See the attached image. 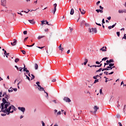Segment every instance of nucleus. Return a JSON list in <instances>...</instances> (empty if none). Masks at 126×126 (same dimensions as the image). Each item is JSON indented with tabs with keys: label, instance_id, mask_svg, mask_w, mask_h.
Masks as SVG:
<instances>
[{
	"label": "nucleus",
	"instance_id": "obj_51",
	"mask_svg": "<svg viewBox=\"0 0 126 126\" xmlns=\"http://www.w3.org/2000/svg\"><path fill=\"white\" fill-rule=\"evenodd\" d=\"M123 86H124V87L126 86V85L125 84H124V82L122 81V82H121V85H123Z\"/></svg>",
	"mask_w": 126,
	"mask_h": 126
},
{
	"label": "nucleus",
	"instance_id": "obj_46",
	"mask_svg": "<svg viewBox=\"0 0 126 126\" xmlns=\"http://www.w3.org/2000/svg\"><path fill=\"white\" fill-rule=\"evenodd\" d=\"M23 34H24V35H27V31H24V32H23Z\"/></svg>",
	"mask_w": 126,
	"mask_h": 126
},
{
	"label": "nucleus",
	"instance_id": "obj_16",
	"mask_svg": "<svg viewBox=\"0 0 126 126\" xmlns=\"http://www.w3.org/2000/svg\"><path fill=\"white\" fill-rule=\"evenodd\" d=\"M84 61V65H86V64H87V63H88V59L85 58Z\"/></svg>",
	"mask_w": 126,
	"mask_h": 126
},
{
	"label": "nucleus",
	"instance_id": "obj_52",
	"mask_svg": "<svg viewBox=\"0 0 126 126\" xmlns=\"http://www.w3.org/2000/svg\"><path fill=\"white\" fill-rule=\"evenodd\" d=\"M23 67H20V68H19V69H20L19 70H20V71H21H21H22V69H23Z\"/></svg>",
	"mask_w": 126,
	"mask_h": 126
},
{
	"label": "nucleus",
	"instance_id": "obj_13",
	"mask_svg": "<svg viewBox=\"0 0 126 126\" xmlns=\"http://www.w3.org/2000/svg\"><path fill=\"white\" fill-rule=\"evenodd\" d=\"M1 2L2 5H3V6H4V5H5L6 3V1H5V0H1Z\"/></svg>",
	"mask_w": 126,
	"mask_h": 126
},
{
	"label": "nucleus",
	"instance_id": "obj_59",
	"mask_svg": "<svg viewBox=\"0 0 126 126\" xmlns=\"http://www.w3.org/2000/svg\"><path fill=\"white\" fill-rule=\"evenodd\" d=\"M95 11H96V12H97V13H99V12H100V9H96V10H95Z\"/></svg>",
	"mask_w": 126,
	"mask_h": 126
},
{
	"label": "nucleus",
	"instance_id": "obj_33",
	"mask_svg": "<svg viewBox=\"0 0 126 126\" xmlns=\"http://www.w3.org/2000/svg\"><path fill=\"white\" fill-rule=\"evenodd\" d=\"M41 25H44V24H46V23H45V21H41Z\"/></svg>",
	"mask_w": 126,
	"mask_h": 126
},
{
	"label": "nucleus",
	"instance_id": "obj_41",
	"mask_svg": "<svg viewBox=\"0 0 126 126\" xmlns=\"http://www.w3.org/2000/svg\"><path fill=\"white\" fill-rule=\"evenodd\" d=\"M104 70H110V69H108L107 68H103L102 69V71H104Z\"/></svg>",
	"mask_w": 126,
	"mask_h": 126
},
{
	"label": "nucleus",
	"instance_id": "obj_40",
	"mask_svg": "<svg viewBox=\"0 0 126 126\" xmlns=\"http://www.w3.org/2000/svg\"><path fill=\"white\" fill-rule=\"evenodd\" d=\"M97 82H99V79H95L94 83H97Z\"/></svg>",
	"mask_w": 126,
	"mask_h": 126
},
{
	"label": "nucleus",
	"instance_id": "obj_63",
	"mask_svg": "<svg viewBox=\"0 0 126 126\" xmlns=\"http://www.w3.org/2000/svg\"><path fill=\"white\" fill-rule=\"evenodd\" d=\"M118 124H119L120 126H123V125H122V123L119 122V123H118Z\"/></svg>",
	"mask_w": 126,
	"mask_h": 126
},
{
	"label": "nucleus",
	"instance_id": "obj_7",
	"mask_svg": "<svg viewBox=\"0 0 126 126\" xmlns=\"http://www.w3.org/2000/svg\"><path fill=\"white\" fill-rule=\"evenodd\" d=\"M18 110H20V111H21V112H22V113H24V112H25V107H18Z\"/></svg>",
	"mask_w": 126,
	"mask_h": 126
},
{
	"label": "nucleus",
	"instance_id": "obj_36",
	"mask_svg": "<svg viewBox=\"0 0 126 126\" xmlns=\"http://www.w3.org/2000/svg\"><path fill=\"white\" fill-rule=\"evenodd\" d=\"M11 107H12V109L14 110V111H15V109H16L15 108V107L14 106L12 105H11Z\"/></svg>",
	"mask_w": 126,
	"mask_h": 126
},
{
	"label": "nucleus",
	"instance_id": "obj_61",
	"mask_svg": "<svg viewBox=\"0 0 126 126\" xmlns=\"http://www.w3.org/2000/svg\"><path fill=\"white\" fill-rule=\"evenodd\" d=\"M41 123H42V126H45V123H44V122L42 121Z\"/></svg>",
	"mask_w": 126,
	"mask_h": 126
},
{
	"label": "nucleus",
	"instance_id": "obj_21",
	"mask_svg": "<svg viewBox=\"0 0 126 126\" xmlns=\"http://www.w3.org/2000/svg\"><path fill=\"white\" fill-rule=\"evenodd\" d=\"M44 37H45V35H39L38 36V37H37V39L38 40H40V39H42V38H44Z\"/></svg>",
	"mask_w": 126,
	"mask_h": 126
},
{
	"label": "nucleus",
	"instance_id": "obj_29",
	"mask_svg": "<svg viewBox=\"0 0 126 126\" xmlns=\"http://www.w3.org/2000/svg\"><path fill=\"white\" fill-rule=\"evenodd\" d=\"M97 77H100V76H99L98 75H97L95 76H94L93 78H94V79H97Z\"/></svg>",
	"mask_w": 126,
	"mask_h": 126
},
{
	"label": "nucleus",
	"instance_id": "obj_20",
	"mask_svg": "<svg viewBox=\"0 0 126 126\" xmlns=\"http://www.w3.org/2000/svg\"><path fill=\"white\" fill-rule=\"evenodd\" d=\"M107 48H101L100 49V51H102V52H106Z\"/></svg>",
	"mask_w": 126,
	"mask_h": 126
},
{
	"label": "nucleus",
	"instance_id": "obj_15",
	"mask_svg": "<svg viewBox=\"0 0 126 126\" xmlns=\"http://www.w3.org/2000/svg\"><path fill=\"white\" fill-rule=\"evenodd\" d=\"M74 14V10L73 9V8H71L70 12V14L71 15H73Z\"/></svg>",
	"mask_w": 126,
	"mask_h": 126
},
{
	"label": "nucleus",
	"instance_id": "obj_53",
	"mask_svg": "<svg viewBox=\"0 0 126 126\" xmlns=\"http://www.w3.org/2000/svg\"><path fill=\"white\" fill-rule=\"evenodd\" d=\"M97 67V65H92V66H90V67Z\"/></svg>",
	"mask_w": 126,
	"mask_h": 126
},
{
	"label": "nucleus",
	"instance_id": "obj_12",
	"mask_svg": "<svg viewBox=\"0 0 126 126\" xmlns=\"http://www.w3.org/2000/svg\"><path fill=\"white\" fill-rule=\"evenodd\" d=\"M10 105V102H6L5 105H4V108L5 109H7V107H8V106H9Z\"/></svg>",
	"mask_w": 126,
	"mask_h": 126
},
{
	"label": "nucleus",
	"instance_id": "obj_48",
	"mask_svg": "<svg viewBox=\"0 0 126 126\" xmlns=\"http://www.w3.org/2000/svg\"><path fill=\"white\" fill-rule=\"evenodd\" d=\"M122 39H125V40H126V34H124V35Z\"/></svg>",
	"mask_w": 126,
	"mask_h": 126
},
{
	"label": "nucleus",
	"instance_id": "obj_26",
	"mask_svg": "<svg viewBox=\"0 0 126 126\" xmlns=\"http://www.w3.org/2000/svg\"><path fill=\"white\" fill-rule=\"evenodd\" d=\"M34 67H35V69H38V64L35 63V64H34Z\"/></svg>",
	"mask_w": 126,
	"mask_h": 126
},
{
	"label": "nucleus",
	"instance_id": "obj_9",
	"mask_svg": "<svg viewBox=\"0 0 126 126\" xmlns=\"http://www.w3.org/2000/svg\"><path fill=\"white\" fill-rule=\"evenodd\" d=\"M63 100L65 101V102H68V103H69V102H71V100H70V99L68 97H64Z\"/></svg>",
	"mask_w": 126,
	"mask_h": 126
},
{
	"label": "nucleus",
	"instance_id": "obj_2",
	"mask_svg": "<svg viewBox=\"0 0 126 126\" xmlns=\"http://www.w3.org/2000/svg\"><path fill=\"white\" fill-rule=\"evenodd\" d=\"M12 109V106L11 105V106L9 107L8 108H6L5 109H4V111L3 113H7V115H9V113H10V110H11Z\"/></svg>",
	"mask_w": 126,
	"mask_h": 126
},
{
	"label": "nucleus",
	"instance_id": "obj_49",
	"mask_svg": "<svg viewBox=\"0 0 126 126\" xmlns=\"http://www.w3.org/2000/svg\"><path fill=\"white\" fill-rule=\"evenodd\" d=\"M107 59L108 58L107 57L104 58L102 59V61H106Z\"/></svg>",
	"mask_w": 126,
	"mask_h": 126
},
{
	"label": "nucleus",
	"instance_id": "obj_8",
	"mask_svg": "<svg viewBox=\"0 0 126 126\" xmlns=\"http://www.w3.org/2000/svg\"><path fill=\"white\" fill-rule=\"evenodd\" d=\"M17 43V40L15 39H14L13 42L11 43V45L12 46H15V45H16Z\"/></svg>",
	"mask_w": 126,
	"mask_h": 126
},
{
	"label": "nucleus",
	"instance_id": "obj_5",
	"mask_svg": "<svg viewBox=\"0 0 126 126\" xmlns=\"http://www.w3.org/2000/svg\"><path fill=\"white\" fill-rule=\"evenodd\" d=\"M4 105H5V103L2 102L1 104V111L0 112H2V113H3V112L4 111L5 108H4Z\"/></svg>",
	"mask_w": 126,
	"mask_h": 126
},
{
	"label": "nucleus",
	"instance_id": "obj_37",
	"mask_svg": "<svg viewBox=\"0 0 126 126\" xmlns=\"http://www.w3.org/2000/svg\"><path fill=\"white\" fill-rule=\"evenodd\" d=\"M116 117L117 118V119H120V118H121V115L120 114H117Z\"/></svg>",
	"mask_w": 126,
	"mask_h": 126
},
{
	"label": "nucleus",
	"instance_id": "obj_34",
	"mask_svg": "<svg viewBox=\"0 0 126 126\" xmlns=\"http://www.w3.org/2000/svg\"><path fill=\"white\" fill-rule=\"evenodd\" d=\"M18 62H19V59L16 58V59L15 60V63H18Z\"/></svg>",
	"mask_w": 126,
	"mask_h": 126
},
{
	"label": "nucleus",
	"instance_id": "obj_38",
	"mask_svg": "<svg viewBox=\"0 0 126 126\" xmlns=\"http://www.w3.org/2000/svg\"><path fill=\"white\" fill-rule=\"evenodd\" d=\"M24 74L25 75H26L27 79H28V80L30 81V78L28 76H27L25 73Z\"/></svg>",
	"mask_w": 126,
	"mask_h": 126
},
{
	"label": "nucleus",
	"instance_id": "obj_19",
	"mask_svg": "<svg viewBox=\"0 0 126 126\" xmlns=\"http://www.w3.org/2000/svg\"><path fill=\"white\" fill-rule=\"evenodd\" d=\"M94 33H97V28H92Z\"/></svg>",
	"mask_w": 126,
	"mask_h": 126
},
{
	"label": "nucleus",
	"instance_id": "obj_24",
	"mask_svg": "<svg viewBox=\"0 0 126 126\" xmlns=\"http://www.w3.org/2000/svg\"><path fill=\"white\" fill-rule=\"evenodd\" d=\"M89 32L90 33H92V34L94 33L93 30H92V29H89Z\"/></svg>",
	"mask_w": 126,
	"mask_h": 126
},
{
	"label": "nucleus",
	"instance_id": "obj_39",
	"mask_svg": "<svg viewBox=\"0 0 126 126\" xmlns=\"http://www.w3.org/2000/svg\"><path fill=\"white\" fill-rule=\"evenodd\" d=\"M32 76V78H31V80L34 79V78H35V76H34V75L33 74H31V75Z\"/></svg>",
	"mask_w": 126,
	"mask_h": 126
},
{
	"label": "nucleus",
	"instance_id": "obj_43",
	"mask_svg": "<svg viewBox=\"0 0 126 126\" xmlns=\"http://www.w3.org/2000/svg\"><path fill=\"white\" fill-rule=\"evenodd\" d=\"M45 22L47 25H51L52 26H53V25L49 24V22L47 21V20H45Z\"/></svg>",
	"mask_w": 126,
	"mask_h": 126
},
{
	"label": "nucleus",
	"instance_id": "obj_64",
	"mask_svg": "<svg viewBox=\"0 0 126 126\" xmlns=\"http://www.w3.org/2000/svg\"><path fill=\"white\" fill-rule=\"evenodd\" d=\"M61 111H59V112H58V113H57V114H58V115H61Z\"/></svg>",
	"mask_w": 126,
	"mask_h": 126
},
{
	"label": "nucleus",
	"instance_id": "obj_18",
	"mask_svg": "<svg viewBox=\"0 0 126 126\" xmlns=\"http://www.w3.org/2000/svg\"><path fill=\"white\" fill-rule=\"evenodd\" d=\"M82 23H85V26L86 27H89V24L87 23H85V21H82Z\"/></svg>",
	"mask_w": 126,
	"mask_h": 126
},
{
	"label": "nucleus",
	"instance_id": "obj_42",
	"mask_svg": "<svg viewBox=\"0 0 126 126\" xmlns=\"http://www.w3.org/2000/svg\"><path fill=\"white\" fill-rule=\"evenodd\" d=\"M109 66L112 67V66H114V65H115V63H110V64H109Z\"/></svg>",
	"mask_w": 126,
	"mask_h": 126
},
{
	"label": "nucleus",
	"instance_id": "obj_22",
	"mask_svg": "<svg viewBox=\"0 0 126 126\" xmlns=\"http://www.w3.org/2000/svg\"><path fill=\"white\" fill-rule=\"evenodd\" d=\"M2 102L4 104H5L6 103H7V101H6V99L5 98H2Z\"/></svg>",
	"mask_w": 126,
	"mask_h": 126
},
{
	"label": "nucleus",
	"instance_id": "obj_23",
	"mask_svg": "<svg viewBox=\"0 0 126 126\" xmlns=\"http://www.w3.org/2000/svg\"><path fill=\"white\" fill-rule=\"evenodd\" d=\"M24 67H23V71L26 72L28 70L27 69V68H25V64H24Z\"/></svg>",
	"mask_w": 126,
	"mask_h": 126
},
{
	"label": "nucleus",
	"instance_id": "obj_25",
	"mask_svg": "<svg viewBox=\"0 0 126 126\" xmlns=\"http://www.w3.org/2000/svg\"><path fill=\"white\" fill-rule=\"evenodd\" d=\"M8 92H13V89H12V88H10L8 90Z\"/></svg>",
	"mask_w": 126,
	"mask_h": 126
},
{
	"label": "nucleus",
	"instance_id": "obj_32",
	"mask_svg": "<svg viewBox=\"0 0 126 126\" xmlns=\"http://www.w3.org/2000/svg\"><path fill=\"white\" fill-rule=\"evenodd\" d=\"M118 12H119V13H124V10H119Z\"/></svg>",
	"mask_w": 126,
	"mask_h": 126
},
{
	"label": "nucleus",
	"instance_id": "obj_44",
	"mask_svg": "<svg viewBox=\"0 0 126 126\" xmlns=\"http://www.w3.org/2000/svg\"><path fill=\"white\" fill-rule=\"evenodd\" d=\"M99 94H103V92H102V89H101L99 90Z\"/></svg>",
	"mask_w": 126,
	"mask_h": 126
},
{
	"label": "nucleus",
	"instance_id": "obj_57",
	"mask_svg": "<svg viewBox=\"0 0 126 126\" xmlns=\"http://www.w3.org/2000/svg\"><path fill=\"white\" fill-rule=\"evenodd\" d=\"M117 36H118V37H120V32H117Z\"/></svg>",
	"mask_w": 126,
	"mask_h": 126
},
{
	"label": "nucleus",
	"instance_id": "obj_4",
	"mask_svg": "<svg viewBox=\"0 0 126 126\" xmlns=\"http://www.w3.org/2000/svg\"><path fill=\"white\" fill-rule=\"evenodd\" d=\"M106 63H104V67H105V66H106V65H108V64H109V63H114V60L110 59L109 61L107 60Z\"/></svg>",
	"mask_w": 126,
	"mask_h": 126
},
{
	"label": "nucleus",
	"instance_id": "obj_50",
	"mask_svg": "<svg viewBox=\"0 0 126 126\" xmlns=\"http://www.w3.org/2000/svg\"><path fill=\"white\" fill-rule=\"evenodd\" d=\"M59 51L63 52V48H59Z\"/></svg>",
	"mask_w": 126,
	"mask_h": 126
},
{
	"label": "nucleus",
	"instance_id": "obj_1",
	"mask_svg": "<svg viewBox=\"0 0 126 126\" xmlns=\"http://www.w3.org/2000/svg\"><path fill=\"white\" fill-rule=\"evenodd\" d=\"M45 51L44 52H46L48 54V55H51L53 53V51H54V49L53 48H44Z\"/></svg>",
	"mask_w": 126,
	"mask_h": 126
},
{
	"label": "nucleus",
	"instance_id": "obj_27",
	"mask_svg": "<svg viewBox=\"0 0 126 126\" xmlns=\"http://www.w3.org/2000/svg\"><path fill=\"white\" fill-rule=\"evenodd\" d=\"M44 93L46 94V97L47 98V99H49V94H48V93L46 92V91H44Z\"/></svg>",
	"mask_w": 126,
	"mask_h": 126
},
{
	"label": "nucleus",
	"instance_id": "obj_28",
	"mask_svg": "<svg viewBox=\"0 0 126 126\" xmlns=\"http://www.w3.org/2000/svg\"><path fill=\"white\" fill-rule=\"evenodd\" d=\"M103 68H100L98 70L96 71V72H100L101 70H102Z\"/></svg>",
	"mask_w": 126,
	"mask_h": 126
},
{
	"label": "nucleus",
	"instance_id": "obj_58",
	"mask_svg": "<svg viewBox=\"0 0 126 126\" xmlns=\"http://www.w3.org/2000/svg\"><path fill=\"white\" fill-rule=\"evenodd\" d=\"M102 22L103 24H105V20L104 19H102Z\"/></svg>",
	"mask_w": 126,
	"mask_h": 126
},
{
	"label": "nucleus",
	"instance_id": "obj_47",
	"mask_svg": "<svg viewBox=\"0 0 126 126\" xmlns=\"http://www.w3.org/2000/svg\"><path fill=\"white\" fill-rule=\"evenodd\" d=\"M100 63H102V61H101ZM100 63L98 61L95 62L96 64H100Z\"/></svg>",
	"mask_w": 126,
	"mask_h": 126
},
{
	"label": "nucleus",
	"instance_id": "obj_6",
	"mask_svg": "<svg viewBox=\"0 0 126 126\" xmlns=\"http://www.w3.org/2000/svg\"><path fill=\"white\" fill-rule=\"evenodd\" d=\"M57 5H58V4H57V3H55L53 5V6H54L53 14H55V13H56V11H57Z\"/></svg>",
	"mask_w": 126,
	"mask_h": 126
},
{
	"label": "nucleus",
	"instance_id": "obj_54",
	"mask_svg": "<svg viewBox=\"0 0 126 126\" xmlns=\"http://www.w3.org/2000/svg\"><path fill=\"white\" fill-rule=\"evenodd\" d=\"M57 81V80L56 79H53L52 80V82H56Z\"/></svg>",
	"mask_w": 126,
	"mask_h": 126
},
{
	"label": "nucleus",
	"instance_id": "obj_56",
	"mask_svg": "<svg viewBox=\"0 0 126 126\" xmlns=\"http://www.w3.org/2000/svg\"><path fill=\"white\" fill-rule=\"evenodd\" d=\"M99 8H100V9H101L102 10L104 9V7H102V6L101 5L99 6Z\"/></svg>",
	"mask_w": 126,
	"mask_h": 126
},
{
	"label": "nucleus",
	"instance_id": "obj_11",
	"mask_svg": "<svg viewBox=\"0 0 126 126\" xmlns=\"http://www.w3.org/2000/svg\"><path fill=\"white\" fill-rule=\"evenodd\" d=\"M79 11H80L81 14H85V13H86V11H85V10H84V9H82V10H81V8H79Z\"/></svg>",
	"mask_w": 126,
	"mask_h": 126
},
{
	"label": "nucleus",
	"instance_id": "obj_30",
	"mask_svg": "<svg viewBox=\"0 0 126 126\" xmlns=\"http://www.w3.org/2000/svg\"><path fill=\"white\" fill-rule=\"evenodd\" d=\"M36 84H37L38 87H41V86L40 85V82H36Z\"/></svg>",
	"mask_w": 126,
	"mask_h": 126
},
{
	"label": "nucleus",
	"instance_id": "obj_35",
	"mask_svg": "<svg viewBox=\"0 0 126 126\" xmlns=\"http://www.w3.org/2000/svg\"><path fill=\"white\" fill-rule=\"evenodd\" d=\"M106 68H107V69H109V70H111V69H113V68H112V67H110V66H107Z\"/></svg>",
	"mask_w": 126,
	"mask_h": 126
},
{
	"label": "nucleus",
	"instance_id": "obj_14",
	"mask_svg": "<svg viewBox=\"0 0 126 126\" xmlns=\"http://www.w3.org/2000/svg\"><path fill=\"white\" fill-rule=\"evenodd\" d=\"M117 25V23H116L114 25H113L112 26H109L108 27V29L110 30V29H112V28H114V27H115V26H116V25Z\"/></svg>",
	"mask_w": 126,
	"mask_h": 126
},
{
	"label": "nucleus",
	"instance_id": "obj_60",
	"mask_svg": "<svg viewBox=\"0 0 126 126\" xmlns=\"http://www.w3.org/2000/svg\"><path fill=\"white\" fill-rule=\"evenodd\" d=\"M4 95H6V92H4L3 93V94L2 95V97H3L4 96Z\"/></svg>",
	"mask_w": 126,
	"mask_h": 126
},
{
	"label": "nucleus",
	"instance_id": "obj_17",
	"mask_svg": "<svg viewBox=\"0 0 126 126\" xmlns=\"http://www.w3.org/2000/svg\"><path fill=\"white\" fill-rule=\"evenodd\" d=\"M38 90H39V91H44V92H45V90H44V88L41 87L38 88Z\"/></svg>",
	"mask_w": 126,
	"mask_h": 126
},
{
	"label": "nucleus",
	"instance_id": "obj_31",
	"mask_svg": "<svg viewBox=\"0 0 126 126\" xmlns=\"http://www.w3.org/2000/svg\"><path fill=\"white\" fill-rule=\"evenodd\" d=\"M21 52L23 53V55H26V51L25 50H21Z\"/></svg>",
	"mask_w": 126,
	"mask_h": 126
},
{
	"label": "nucleus",
	"instance_id": "obj_10",
	"mask_svg": "<svg viewBox=\"0 0 126 126\" xmlns=\"http://www.w3.org/2000/svg\"><path fill=\"white\" fill-rule=\"evenodd\" d=\"M29 22H30V23H31V24H35V23H36V22H35V20L34 19L29 20Z\"/></svg>",
	"mask_w": 126,
	"mask_h": 126
},
{
	"label": "nucleus",
	"instance_id": "obj_3",
	"mask_svg": "<svg viewBox=\"0 0 126 126\" xmlns=\"http://www.w3.org/2000/svg\"><path fill=\"white\" fill-rule=\"evenodd\" d=\"M94 112H93V111H91V113H94V115H96V112H97V110H99V107L98 106H97L96 105H95L94 107Z\"/></svg>",
	"mask_w": 126,
	"mask_h": 126
},
{
	"label": "nucleus",
	"instance_id": "obj_45",
	"mask_svg": "<svg viewBox=\"0 0 126 126\" xmlns=\"http://www.w3.org/2000/svg\"><path fill=\"white\" fill-rule=\"evenodd\" d=\"M34 45H35V43H33L32 45H26V47H33V46H34Z\"/></svg>",
	"mask_w": 126,
	"mask_h": 126
},
{
	"label": "nucleus",
	"instance_id": "obj_62",
	"mask_svg": "<svg viewBox=\"0 0 126 126\" xmlns=\"http://www.w3.org/2000/svg\"><path fill=\"white\" fill-rule=\"evenodd\" d=\"M108 20H111V16H109L107 18Z\"/></svg>",
	"mask_w": 126,
	"mask_h": 126
},
{
	"label": "nucleus",
	"instance_id": "obj_55",
	"mask_svg": "<svg viewBox=\"0 0 126 126\" xmlns=\"http://www.w3.org/2000/svg\"><path fill=\"white\" fill-rule=\"evenodd\" d=\"M33 3H34L35 5H36L37 3H38V0H36V1H35L33 2Z\"/></svg>",
	"mask_w": 126,
	"mask_h": 126
}]
</instances>
